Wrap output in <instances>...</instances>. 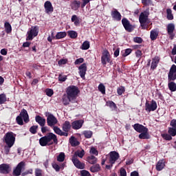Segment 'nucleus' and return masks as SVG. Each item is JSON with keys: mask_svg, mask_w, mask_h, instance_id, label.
Listing matches in <instances>:
<instances>
[{"mask_svg": "<svg viewBox=\"0 0 176 176\" xmlns=\"http://www.w3.org/2000/svg\"><path fill=\"white\" fill-rule=\"evenodd\" d=\"M39 144L41 146H50V145H57L58 144V139L57 135L53 133H48L46 135L41 137L39 139Z\"/></svg>", "mask_w": 176, "mask_h": 176, "instance_id": "1", "label": "nucleus"}, {"mask_svg": "<svg viewBox=\"0 0 176 176\" xmlns=\"http://www.w3.org/2000/svg\"><path fill=\"white\" fill-rule=\"evenodd\" d=\"M16 122L17 124H19V126H23V124H24V122L25 123H28V122H30V116H28V112L25 109H23L19 116H16Z\"/></svg>", "mask_w": 176, "mask_h": 176, "instance_id": "2", "label": "nucleus"}, {"mask_svg": "<svg viewBox=\"0 0 176 176\" xmlns=\"http://www.w3.org/2000/svg\"><path fill=\"white\" fill-rule=\"evenodd\" d=\"M66 93L68 97H70L71 98H73L74 101H76V97L78 96V94L80 93V91H79V88L78 87L75 85H70L67 88Z\"/></svg>", "mask_w": 176, "mask_h": 176, "instance_id": "3", "label": "nucleus"}, {"mask_svg": "<svg viewBox=\"0 0 176 176\" xmlns=\"http://www.w3.org/2000/svg\"><path fill=\"white\" fill-rule=\"evenodd\" d=\"M3 141L6 144V145H14V142H16V135L13 132H8L3 137Z\"/></svg>", "mask_w": 176, "mask_h": 176, "instance_id": "4", "label": "nucleus"}, {"mask_svg": "<svg viewBox=\"0 0 176 176\" xmlns=\"http://www.w3.org/2000/svg\"><path fill=\"white\" fill-rule=\"evenodd\" d=\"M27 34L26 41H32L35 36H38V34H39V27L38 25L32 27L31 29L28 31Z\"/></svg>", "mask_w": 176, "mask_h": 176, "instance_id": "5", "label": "nucleus"}, {"mask_svg": "<svg viewBox=\"0 0 176 176\" xmlns=\"http://www.w3.org/2000/svg\"><path fill=\"white\" fill-rule=\"evenodd\" d=\"M45 116L47 117V124L50 127H54L56 123H58V120L53 114L46 112Z\"/></svg>", "mask_w": 176, "mask_h": 176, "instance_id": "6", "label": "nucleus"}, {"mask_svg": "<svg viewBox=\"0 0 176 176\" xmlns=\"http://www.w3.org/2000/svg\"><path fill=\"white\" fill-rule=\"evenodd\" d=\"M156 109H157V102H156V101L152 100L151 103H149L148 101L146 102L145 111H146V112H153L156 111Z\"/></svg>", "mask_w": 176, "mask_h": 176, "instance_id": "7", "label": "nucleus"}, {"mask_svg": "<svg viewBox=\"0 0 176 176\" xmlns=\"http://www.w3.org/2000/svg\"><path fill=\"white\" fill-rule=\"evenodd\" d=\"M25 168V162H19L17 166L14 168L12 175L14 176H20L21 175V171Z\"/></svg>", "mask_w": 176, "mask_h": 176, "instance_id": "8", "label": "nucleus"}, {"mask_svg": "<svg viewBox=\"0 0 176 176\" xmlns=\"http://www.w3.org/2000/svg\"><path fill=\"white\" fill-rule=\"evenodd\" d=\"M111 58V54L108 50H104L102 52L101 56V63L103 67L107 66V63L109 62V59Z\"/></svg>", "mask_w": 176, "mask_h": 176, "instance_id": "9", "label": "nucleus"}, {"mask_svg": "<svg viewBox=\"0 0 176 176\" xmlns=\"http://www.w3.org/2000/svg\"><path fill=\"white\" fill-rule=\"evenodd\" d=\"M176 80V65H173L168 73V82H175Z\"/></svg>", "mask_w": 176, "mask_h": 176, "instance_id": "10", "label": "nucleus"}, {"mask_svg": "<svg viewBox=\"0 0 176 176\" xmlns=\"http://www.w3.org/2000/svg\"><path fill=\"white\" fill-rule=\"evenodd\" d=\"M166 31L168 35H169V39L173 41L175 36V34H174V31H175V25L174 23H168L166 26Z\"/></svg>", "mask_w": 176, "mask_h": 176, "instance_id": "11", "label": "nucleus"}, {"mask_svg": "<svg viewBox=\"0 0 176 176\" xmlns=\"http://www.w3.org/2000/svg\"><path fill=\"white\" fill-rule=\"evenodd\" d=\"M149 14H151V13L149 12V9H146V10L141 12L139 16V22L142 24L143 23H147Z\"/></svg>", "mask_w": 176, "mask_h": 176, "instance_id": "12", "label": "nucleus"}, {"mask_svg": "<svg viewBox=\"0 0 176 176\" xmlns=\"http://www.w3.org/2000/svg\"><path fill=\"white\" fill-rule=\"evenodd\" d=\"M122 24L124 28L127 31V32H133L134 28L133 27V25H131V23H130L129 20H128L126 18H123L122 19Z\"/></svg>", "mask_w": 176, "mask_h": 176, "instance_id": "13", "label": "nucleus"}, {"mask_svg": "<svg viewBox=\"0 0 176 176\" xmlns=\"http://www.w3.org/2000/svg\"><path fill=\"white\" fill-rule=\"evenodd\" d=\"M170 126L171 127H168V134H170V135H172V137H175V135H176V119H173L170 122Z\"/></svg>", "mask_w": 176, "mask_h": 176, "instance_id": "14", "label": "nucleus"}, {"mask_svg": "<svg viewBox=\"0 0 176 176\" xmlns=\"http://www.w3.org/2000/svg\"><path fill=\"white\" fill-rule=\"evenodd\" d=\"M109 155V162L110 164H115V163H116V160H118L119 157H120V155H119V153L116 151H111Z\"/></svg>", "mask_w": 176, "mask_h": 176, "instance_id": "15", "label": "nucleus"}, {"mask_svg": "<svg viewBox=\"0 0 176 176\" xmlns=\"http://www.w3.org/2000/svg\"><path fill=\"white\" fill-rule=\"evenodd\" d=\"M86 72H87V64L82 63L78 67V74L82 79H85Z\"/></svg>", "mask_w": 176, "mask_h": 176, "instance_id": "16", "label": "nucleus"}, {"mask_svg": "<svg viewBox=\"0 0 176 176\" xmlns=\"http://www.w3.org/2000/svg\"><path fill=\"white\" fill-rule=\"evenodd\" d=\"M72 162L75 167L79 170H83L85 169V167H86V164L85 163L81 162L78 160V158H75V157H72Z\"/></svg>", "mask_w": 176, "mask_h": 176, "instance_id": "17", "label": "nucleus"}, {"mask_svg": "<svg viewBox=\"0 0 176 176\" xmlns=\"http://www.w3.org/2000/svg\"><path fill=\"white\" fill-rule=\"evenodd\" d=\"M12 171V168L10 165L8 164H0V174H9Z\"/></svg>", "mask_w": 176, "mask_h": 176, "instance_id": "18", "label": "nucleus"}, {"mask_svg": "<svg viewBox=\"0 0 176 176\" xmlns=\"http://www.w3.org/2000/svg\"><path fill=\"white\" fill-rule=\"evenodd\" d=\"M44 8L45 10V13L47 14H50L54 12V8H53V5H52V2L47 1L44 3Z\"/></svg>", "mask_w": 176, "mask_h": 176, "instance_id": "19", "label": "nucleus"}, {"mask_svg": "<svg viewBox=\"0 0 176 176\" xmlns=\"http://www.w3.org/2000/svg\"><path fill=\"white\" fill-rule=\"evenodd\" d=\"M62 102L63 105H69V102H78L76 100H74L72 98L68 96V95H63L62 98Z\"/></svg>", "mask_w": 176, "mask_h": 176, "instance_id": "20", "label": "nucleus"}, {"mask_svg": "<svg viewBox=\"0 0 176 176\" xmlns=\"http://www.w3.org/2000/svg\"><path fill=\"white\" fill-rule=\"evenodd\" d=\"M111 15L112 19L116 20V21H120V20H122V14L116 9H113V10L111 11Z\"/></svg>", "mask_w": 176, "mask_h": 176, "instance_id": "21", "label": "nucleus"}, {"mask_svg": "<svg viewBox=\"0 0 176 176\" xmlns=\"http://www.w3.org/2000/svg\"><path fill=\"white\" fill-rule=\"evenodd\" d=\"M84 121L82 120H75L72 123V127L74 130H79L83 126Z\"/></svg>", "mask_w": 176, "mask_h": 176, "instance_id": "22", "label": "nucleus"}, {"mask_svg": "<svg viewBox=\"0 0 176 176\" xmlns=\"http://www.w3.org/2000/svg\"><path fill=\"white\" fill-rule=\"evenodd\" d=\"M133 127L134 129V130H135V131H137V133H142L143 131H145V130L148 129V128H146V126L136 123L135 124L133 125Z\"/></svg>", "mask_w": 176, "mask_h": 176, "instance_id": "23", "label": "nucleus"}, {"mask_svg": "<svg viewBox=\"0 0 176 176\" xmlns=\"http://www.w3.org/2000/svg\"><path fill=\"white\" fill-rule=\"evenodd\" d=\"M160 61V58L159 56H155L152 59V63L151 65V69L155 71L157 68V65Z\"/></svg>", "mask_w": 176, "mask_h": 176, "instance_id": "24", "label": "nucleus"}, {"mask_svg": "<svg viewBox=\"0 0 176 176\" xmlns=\"http://www.w3.org/2000/svg\"><path fill=\"white\" fill-rule=\"evenodd\" d=\"M35 121L39 126H41V127H43V126L46 125V119L42 118L41 116H36Z\"/></svg>", "mask_w": 176, "mask_h": 176, "instance_id": "25", "label": "nucleus"}, {"mask_svg": "<svg viewBox=\"0 0 176 176\" xmlns=\"http://www.w3.org/2000/svg\"><path fill=\"white\" fill-rule=\"evenodd\" d=\"M53 130L56 134L60 135V137H68V133L63 131L60 128H58V126H53Z\"/></svg>", "mask_w": 176, "mask_h": 176, "instance_id": "26", "label": "nucleus"}, {"mask_svg": "<svg viewBox=\"0 0 176 176\" xmlns=\"http://www.w3.org/2000/svg\"><path fill=\"white\" fill-rule=\"evenodd\" d=\"M71 127H72L71 122H69V121H65L62 125V130L64 131V133H69V131L71 130Z\"/></svg>", "mask_w": 176, "mask_h": 176, "instance_id": "27", "label": "nucleus"}, {"mask_svg": "<svg viewBox=\"0 0 176 176\" xmlns=\"http://www.w3.org/2000/svg\"><path fill=\"white\" fill-rule=\"evenodd\" d=\"M148 131V130L147 129L142 132H140V134L139 135L140 140H149V138H151V135Z\"/></svg>", "mask_w": 176, "mask_h": 176, "instance_id": "28", "label": "nucleus"}, {"mask_svg": "<svg viewBox=\"0 0 176 176\" xmlns=\"http://www.w3.org/2000/svg\"><path fill=\"white\" fill-rule=\"evenodd\" d=\"M166 167V164L164 163V160H160L157 162L156 166H155V170L157 171H162L163 168Z\"/></svg>", "mask_w": 176, "mask_h": 176, "instance_id": "29", "label": "nucleus"}, {"mask_svg": "<svg viewBox=\"0 0 176 176\" xmlns=\"http://www.w3.org/2000/svg\"><path fill=\"white\" fill-rule=\"evenodd\" d=\"M69 142L72 146H78V145H80V142L74 136L70 138Z\"/></svg>", "mask_w": 176, "mask_h": 176, "instance_id": "30", "label": "nucleus"}, {"mask_svg": "<svg viewBox=\"0 0 176 176\" xmlns=\"http://www.w3.org/2000/svg\"><path fill=\"white\" fill-rule=\"evenodd\" d=\"M159 36V31L157 30H153L151 31L150 38L151 41H156Z\"/></svg>", "mask_w": 176, "mask_h": 176, "instance_id": "31", "label": "nucleus"}, {"mask_svg": "<svg viewBox=\"0 0 176 176\" xmlns=\"http://www.w3.org/2000/svg\"><path fill=\"white\" fill-rule=\"evenodd\" d=\"M107 107H109L111 109V111H116L118 109V106H116V103L112 100H108L106 102Z\"/></svg>", "mask_w": 176, "mask_h": 176, "instance_id": "32", "label": "nucleus"}, {"mask_svg": "<svg viewBox=\"0 0 176 176\" xmlns=\"http://www.w3.org/2000/svg\"><path fill=\"white\" fill-rule=\"evenodd\" d=\"M91 173H98L101 171V166L98 164H94V165L90 167Z\"/></svg>", "mask_w": 176, "mask_h": 176, "instance_id": "33", "label": "nucleus"}, {"mask_svg": "<svg viewBox=\"0 0 176 176\" xmlns=\"http://www.w3.org/2000/svg\"><path fill=\"white\" fill-rule=\"evenodd\" d=\"M97 157L94 155H89L87 157V162L89 163V164H96L97 163Z\"/></svg>", "mask_w": 176, "mask_h": 176, "instance_id": "34", "label": "nucleus"}, {"mask_svg": "<svg viewBox=\"0 0 176 176\" xmlns=\"http://www.w3.org/2000/svg\"><path fill=\"white\" fill-rule=\"evenodd\" d=\"M67 35L69 38L72 39H76L78 38V32L75 30H69L67 31Z\"/></svg>", "mask_w": 176, "mask_h": 176, "instance_id": "35", "label": "nucleus"}, {"mask_svg": "<svg viewBox=\"0 0 176 176\" xmlns=\"http://www.w3.org/2000/svg\"><path fill=\"white\" fill-rule=\"evenodd\" d=\"M78 157H80V159H82V157L85 156V150L76 151L74 153V155H72V157H75V159H78Z\"/></svg>", "mask_w": 176, "mask_h": 176, "instance_id": "36", "label": "nucleus"}, {"mask_svg": "<svg viewBox=\"0 0 176 176\" xmlns=\"http://www.w3.org/2000/svg\"><path fill=\"white\" fill-rule=\"evenodd\" d=\"M168 87L170 91H176V83L174 81H168Z\"/></svg>", "mask_w": 176, "mask_h": 176, "instance_id": "37", "label": "nucleus"}, {"mask_svg": "<svg viewBox=\"0 0 176 176\" xmlns=\"http://www.w3.org/2000/svg\"><path fill=\"white\" fill-rule=\"evenodd\" d=\"M4 28L6 34H10L12 32V25L9 22H5Z\"/></svg>", "mask_w": 176, "mask_h": 176, "instance_id": "38", "label": "nucleus"}, {"mask_svg": "<svg viewBox=\"0 0 176 176\" xmlns=\"http://www.w3.org/2000/svg\"><path fill=\"white\" fill-rule=\"evenodd\" d=\"M166 19L168 20H174V15H173V11L170 8L166 9Z\"/></svg>", "mask_w": 176, "mask_h": 176, "instance_id": "39", "label": "nucleus"}, {"mask_svg": "<svg viewBox=\"0 0 176 176\" xmlns=\"http://www.w3.org/2000/svg\"><path fill=\"white\" fill-rule=\"evenodd\" d=\"M65 36H67L66 32H58L56 34V39H63V38H65Z\"/></svg>", "mask_w": 176, "mask_h": 176, "instance_id": "40", "label": "nucleus"}, {"mask_svg": "<svg viewBox=\"0 0 176 176\" xmlns=\"http://www.w3.org/2000/svg\"><path fill=\"white\" fill-rule=\"evenodd\" d=\"M90 48V42L85 41L81 45L82 50H89Z\"/></svg>", "mask_w": 176, "mask_h": 176, "instance_id": "41", "label": "nucleus"}, {"mask_svg": "<svg viewBox=\"0 0 176 176\" xmlns=\"http://www.w3.org/2000/svg\"><path fill=\"white\" fill-rule=\"evenodd\" d=\"M161 135L166 141H171V140H173V135L170 133H162Z\"/></svg>", "mask_w": 176, "mask_h": 176, "instance_id": "42", "label": "nucleus"}, {"mask_svg": "<svg viewBox=\"0 0 176 176\" xmlns=\"http://www.w3.org/2000/svg\"><path fill=\"white\" fill-rule=\"evenodd\" d=\"M82 134L87 139L91 138V137H93V131H84Z\"/></svg>", "mask_w": 176, "mask_h": 176, "instance_id": "43", "label": "nucleus"}, {"mask_svg": "<svg viewBox=\"0 0 176 176\" xmlns=\"http://www.w3.org/2000/svg\"><path fill=\"white\" fill-rule=\"evenodd\" d=\"M7 101L8 99L6 98V94H0V104L2 105V104H5Z\"/></svg>", "mask_w": 176, "mask_h": 176, "instance_id": "44", "label": "nucleus"}, {"mask_svg": "<svg viewBox=\"0 0 176 176\" xmlns=\"http://www.w3.org/2000/svg\"><path fill=\"white\" fill-rule=\"evenodd\" d=\"M39 127V126L38 125H33L32 126L30 129L29 131L32 133V134H36L37 133V130L38 128Z\"/></svg>", "mask_w": 176, "mask_h": 176, "instance_id": "45", "label": "nucleus"}, {"mask_svg": "<svg viewBox=\"0 0 176 176\" xmlns=\"http://www.w3.org/2000/svg\"><path fill=\"white\" fill-rule=\"evenodd\" d=\"M65 160V153H60V154L57 157V161L63 162Z\"/></svg>", "mask_w": 176, "mask_h": 176, "instance_id": "46", "label": "nucleus"}, {"mask_svg": "<svg viewBox=\"0 0 176 176\" xmlns=\"http://www.w3.org/2000/svg\"><path fill=\"white\" fill-rule=\"evenodd\" d=\"M131 52L133 50L131 48H127L124 50V52H122V57H127L129 54H131Z\"/></svg>", "mask_w": 176, "mask_h": 176, "instance_id": "47", "label": "nucleus"}, {"mask_svg": "<svg viewBox=\"0 0 176 176\" xmlns=\"http://www.w3.org/2000/svg\"><path fill=\"white\" fill-rule=\"evenodd\" d=\"M124 91H126V88L123 86H120V87H118L117 89V93H118V96H122V94H123V93H124Z\"/></svg>", "mask_w": 176, "mask_h": 176, "instance_id": "48", "label": "nucleus"}, {"mask_svg": "<svg viewBox=\"0 0 176 176\" xmlns=\"http://www.w3.org/2000/svg\"><path fill=\"white\" fill-rule=\"evenodd\" d=\"M45 92L46 96H47L48 97H52V96L54 94V91H53L52 89L47 88L45 90Z\"/></svg>", "mask_w": 176, "mask_h": 176, "instance_id": "49", "label": "nucleus"}, {"mask_svg": "<svg viewBox=\"0 0 176 176\" xmlns=\"http://www.w3.org/2000/svg\"><path fill=\"white\" fill-rule=\"evenodd\" d=\"M98 89L99 91H100V93H102V94H105V85H104V84L100 83L98 85Z\"/></svg>", "mask_w": 176, "mask_h": 176, "instance_id": "50", "label": "nucleus"}, {"mask_svg": "<svg viewBox=\"0 0 176 176\" xmlns=\"http://www.w3.org/2000/svg\"><path fill=\"white\" fill-rule=\"evenodd\" d=\"M7 146H4V153H6V155H9V153H10V148H12V145L10 144H6Z\"/></svg>", "mask_w": 176, "mask_h": 176, "instance_id": "51", "label": "nucleus"}, {"mask_svg": "<svg viewBox=\"0 0 176 176\" xmlns=\"http://www.w3.org/2000/svg\"><path fill=\"white\" fill-rule=\"evenodd\" d=\"M133 42L135 43H142L144 40L141 37L136 36L133 38Z\"/></svg>", "mask_w": 176, "mask_h": 176, "instance_id": "52", "label": "nucleus"}, {"mask_svg": "<svg viewBox=\"0 0 176 176\" xmlns=\"http://www.w3.org/2000/svg\"><path fill=\"white\" fill-rule=\"evenodd\" d=\"M142 3L144 6H149L152 5V0H142Z\"/></svg>", "mask_w": 176, "mask_h": 176, "instance_id": "53", "label": "nucleus"}, {"mask_svg": "<svg viewBox=\"0 0 176 176\" xmlns=\"http://www.w3.org/2000/svg\"><path fill=\"white\" fill-rule=\"evenodd\" d=\"M85 59L83 58H78L74 62V65H79L82 64V63H84Z\"/></svg>", "mask_w": 176, "mask_h": 176, "instance_id": "54", "label": "nucleus"}, {"mask_svg": "<svg viewBox=\"0 0 176 176\" xmlns=\"http://www.w3.org/2000/svg\"><path fill=\"white\" fill-rule=\"evenodd\" d=\"M67 63H68V59L67 58H63V59H60L58 62V64L59 65H65V64H67Z\"/></svg>", "mask_w": 176, "mask_h": 176, "instance_id": "55", "label": "nucleus"}, {"mask_svg": "<svg viewBox=\"0 0 176 176\" xmlns=\"http://www.w3.org/2000/svg\"><path fill=\"white\" fill-rule=\"evenodd\" d=\"M90 153H92V155H95L96 156H98V151H97L94 147L91 148Z\"/></svg>", "mask_w": 176, "mask_h": 176, "instance_id": "56", "label": "nucleus"}, {"mask_svg": "<svg viewBox=\"0 0 176 176\" xmlns=\"http://www.w3.org/2000/svg\"><path fill=\"white\" fill-rule=\"evenodd\" d=\"M58 80L59 82H65V80H67V76H63L61 74H59Z\"/></svg>", "mask_w": 176, "mask_h": 176, "instance_id": "57", "label": "nucleus"}, {"mask_svg": "<svg viewBox=\"0 0 176 176\" xmlns=\"http://www.w3.org/2000/svg\"><path fill=\"white\" fill-rule=\"evenodd\" d=\"M52 167L54 169H55V170L58 173L60 171V167L59 166L58 164H57L56 163H53L52 164Z\"/></svg>", "mask_w": 176, "mask_h": 176, "instance_id": "58", "label": "nucleus"}, {"mask_svg": "<svg viewBox=\"0 0 176 176\" xmlns=\"http://www.w3.org/2000/svg\"><path fill=\"white\" fill-rule=\"evenodd\" d=\"M81 176H90V173L86 170H80Z\"/></svg>", "mask_w": 176, "mask_h": 176, "instance_id": "59", "label": "nucleus"}, {"mask_svg": "<svg viewBox=\"0 0 176 176\" xmlns=\"http://www.w3.org/2000/svg\"><path fill=\"white\" fill-rule=\"evenodd\" d=\"M35 175L36 176H43L42 175V170L39 168L35 169Z\"/></svg>", "mask_w": 176, "mask_h": 176, "instance_id": "60", "label": "nucleus"}, {"mask_svg": "<svg viewBox=\"0 0 176 176\" xmlns=\"http://www.w3.org/2000/svg\"><path fill=\"white\" fill-rule=\"evenodd\" d=\"M120 176H127V172H126V169L122 168L120 170Z\"/></svg>", "mask_w": 176, "mask_h": 176, "instance_id": "61", "label": "nucleus"}, {"mask_svg": "<svg viewBox=\"0 0 176 176\" xmlns=\"http://www.w3.org/2000/svg\"><path fill=\"white\" fill-rule=\"evenodd\" d=\"M32 172H33L32 169H29V170H27L25 171V172H23V173H21V175H22V176L28 175V174H32Z\"/></svg>", "mask_w": 176, "mask_h": 176, "instance_id": "62", "label": "nucleus"}, {"mask_svg": "<svg viewBox=\"0 0 176 176\" xmlns=\"http://www.w3.org/2000/svg\"><path fill=\"white\" fill-rule=\"evenodd\" d=\"M135 54L138 58H140L142 56V51L140 50H138L135 52Z\"/></svg>", "mask_w": 176, "mask_h": 176, "instance_id": "63", "label": "nucleus"}, {"mask_svg": "<svg viewBox=\"0 0 176 176\" xmlns=\"http://www.w3.org/2000/svg\"><path fill=\"white\" fill-rule=\"evenodd\" d=\"M155 95L160 100H163L164 97L160 91H157Z\"/></svg>", "mask_w": 176, "mask_h": 176, "instance_id": "64", "label": "nucleus"}]
</instances>
